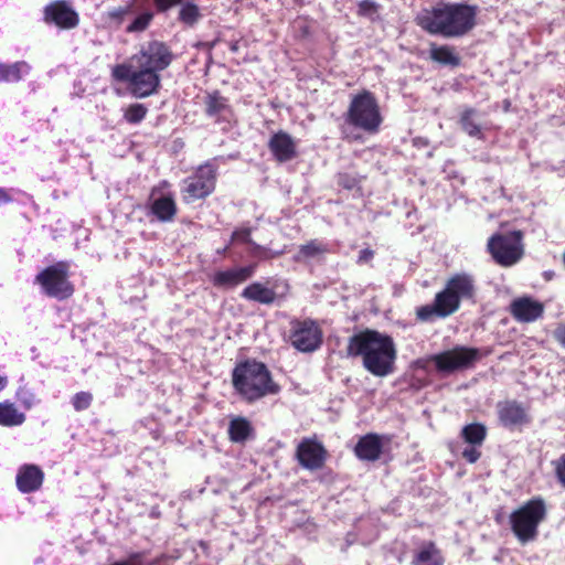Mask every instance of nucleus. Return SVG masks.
I'll return each instance as SVG.
<instances>
[{"label": "nucleus", "mask_w": 565, "mask_h": 565, "mask_svg": "<svg viewBox=\"0 0 565 565\" xmlns=\"http://www.w3.org/2000/svg\"><path fill=\"white\" fill-rule=\"evenodd\" d=\"M374 257V250L370 248H364L360 250L359 257H358V264H367L370 263Z\"/></svg>", "instance_id": "de8ad7c7"}, {"label": "nucleus", "mask_w": 565, "mask_h": 565, "mask_svg": "<svg viewBox=\"0 0 565 565\" xmlns=\"http://www.w3.org/2000/svg\"><path fill=\"white\" fill-rule=\"evenodd\" d=\"M25 419V414L20 412L13 403L9 401L0 402V426H20Z\"/></svg>", "instance_id": "c85d7f7f"}, {"label": "nucleus", "mask_w": 565, "mask_h": 565, "mask_svg": "<svg viewBox=\"0 0 565 565\" xmlns=\"http://www.w3.org/2000/svg\"><path fill=\"white\" fill-rule=\"evenodd\" d=\"M11 200L10 194L4 189L0 188V204L9 203Z\"/></svg>", "instance_id": "09e8293b"}, {"label": "nucleus", "mask_w": 565, "mask_h": 565, "mask_svg": "<svg viewBox=\"0 0 565 565\" xmlns=\"http://www.w3.org/2000/svg\"><path fill=\"white\" fill-rule=\"evenodd\" d=\"M241 297L247 301L270 306L277 301L279 295L274 288L267 287L263 282L254 281L242 290Z\"/></svg>", "instance_id": "393cba45"}, {"label": "nucleus", "mask_w": 565, "mask_h": 565, "mask_svg": "<svg viewBox=\"0 0 565 565\" xmlns=\"http://www.w3.org/2000/svg\"><path fill=\"white\" fill-rule=\"evenodd\" d=\"M546 519V500L541 495H535L511 512L509 523L516 540L526 544L537 539L539 527Z\"/></svg>", "instance_id": "39448f33"}, {"label": "nucleus", "mask_w": 565, "mask_h": 565, "mask_svg": "<svg viewBox=\"0 0 565 565\" xmlns=\"http://www.w3.org/2000/svg\"><path fill=\"white\" fill-rule=\"evenodd\" d=\"M8 384V377L4 375H0V391H2Z\"/></svg>", "instance_id": "3c124183"}, {"label": "nucleus", "mask_w": 565, "mask_h": 565, "mask_svg": "<svg viewBox=\"0 0 565 565\" xmlns=\"http://www.w3.org/2000/svg\"><path fill=\"white\" fill-rule=\"evenodd\" d=\"M136 2H134L131 0V2L127 6H120V7H116V8H113L110 10L107 11V19L108 21L110 22H114L115 24L117 25H120L122 24V22L125 21L126 17L130 13H132V8H134V4Z\"/></svg>", "instance_id": "e433bc0d"}, {"label": "nucleus", "mask_w": 565, "mask_h": 565, "mask_svg": "<svg viewBox=\"0 0 565 565\" xmlns=\"http://www.w3.org/2000/svg\"><path fill=\"white\" fill-rule=\"evenodd\" d=\"M343 139L348 140L349 142L362 141V136L359 134L345 135V136H343Z\"/></svg>", "instance_id": "8fccbe9b"}, {"label": "nucleus", "mask_w": 565, "mask_h": 565, "mask_svg": "<svg viewBox=\"0 0 565 565\" xmlns=\"http://www.w3.org/2000/svg\"><path fill=\"white\" fill-rule=\"evenodd\" d=\"M487 435V427L482 423L465 425L460 433L462 440L470 446H482Z\"/></svg>", "instance_id": "7c9ffc66"}, {"label": "nucleus", "mask_w": 565, "mask_h": 565, "mask_svg": "<svg viewBox=\"0 0 565 565\" xmlns=\"http://www.w3.org/2000/svg\"><path fill=\"white\" fill-rule=\"evenodd\" d=\"M562 260H563V265H564V267H565V249H564V253H563V255H562Z\"/></svg>", "instance_id": "5fc2aeb1"}, {"label": "nucleus", "mask_w": 565, "mask_h": 565, "mask_svg": "<svg viewBox=\"0 0 565 565\" xmlns=\"http://www.w3.org/2000/svg\"><path fill=\"white\" fill-rule=\"evenodd\" d=\"M29 68L25 62H15L13 64L0 63V82H19L22 78L23 71Z\"/></svg>", "instance_id": "2f4dec72"}, {"label": "nucleus", "mask_w": 565, "mask_h": 565, "mask_svg": "<svg viewBox=\"0 0 565 565\" xmlns=\"http://www.w3.org/2000/svg\"><path fill=\"white\" fill-rule=\"evenodd\" d=\"M232 385L241 398L248 404L280 392V385L274 381L268 366L255 359L236 363L232 371Z\"/></svg>", "instance_id": "20e7f679"}, {"label": "nucleus", "mask_w": 565, "mask_h": 565, "mask_svg": "<svg viewBox=\"0 0 565 565\" xmlns=\"http://www.w3.org/2000/svg\"><path fill=\"white\" fill-rule=\"evenodd\" d=\"M429 58L444 66L458 67L461 64V57L456 52V49L448 44L438 45L430 43Z\"/></svg>", "instance_id": "a878e982"}, {"label": "nucleus", "mask_w": 565, "mask_h": 565, "mask_svg": "<svg viewBox=\"0 0 565 565\" xmlns=\"http://www.w3.org/2000/svg\"><path fill=\"white\" fill-rule=\"evenodd\" d=\"M161 87L160 74L146 67H136L130 92L138 98H146L157 94Z\"/></svg>", "instance_id": "6ab92c4d"}, {"label": "nucleus", "mask_w": 565, "mask_h": 565, "mask_svg": "<svg viewBox=\"0 0 565 565\" xmlns=\"http://www.w3.org/2000/svg\"><path fill=\"white\" fill-rule=\"evenodd\" d=\"M477 295L476 279L468 273H456L445 282L444 288L435 295L430 305L416 309V319L429 322L436 318H447L456 313L462 301H472Z\"/></svg>", "instance_id": "7ed1b4c3"}, {"label": "nucleus", "mask_w": 565, "mask_h": 565, "mask_svg": "<svg viewBox=\"0 0 565 565\" xmlns=\"http://www.w3.org/2000/svg\"><path fill=\"white\" fill-rule=\"evenodd\" d=\"M257 264L232 267L225 270H217L211 276V282L218 289H234L252 278L256 271Z\"/></svg>", "instance_id": "f3484780"}, {"label": "nucleus", "mask_w": 565, "mask_h": 565, "mask_svg": "<svg viewBox=\"0 0 565 565\" xmlns=\"http://www.w3.org/2000/svg\"><path fill=\"white\" fill-rule=\"evenodd\" d=\"M377 11V4L371 0H362L358 6V14L362 17L371 15Z\"/></svg>", "instance_id": "c03bdc74"}, {"label": "nucleus", "mask_w": 565, "mask_h": 565, "mask_svg": "<svg viewBox=\"0 0 565 565\" xmlns=\"http://www.w3.org/2000/svg\"><path fill=\"white\" fill-rule=\"evenodd\" d=\"M232 50H233V51H236V50H237L236 45H233V46H232Z\"/></svg>", "instance_id": "6e6d98bb"}, {"label": "nucleus", "mask_w": 565, "mask_h": 565, "mask_svg": "<svg viewBox=\"0 0 565 565\" xmlns=\"http://www.w3.org/2000/svg\"><path fill=\"white\" fill-rule=\"evenodd\" d=\"M234 242H239L243 244H253L252 238H250V230L249 228L235 230L232 233L231 244Z\"/></svg>", "instance_id": "37998d69"}, {"label": "nucleus", "mask_w": 565, "mask_h": 565, "mask_svg": "<svg viewBox=\"0 0 565 565\" xmlns=\"http://www.w3.org/2000/svg\"><path fill=\"white\" fill-rule=\"evenodd\" d=\"M501 425L509 429L520 428L531 423L526 408L515 399L500 402L497 406Z\"/></svg>", "instance_id": "a211bd4d"}, {"label": "nucleus", "mask_w": 565, "mask_h": 565, "mask_svg": "<svg viewBox=\"0 0 565 565\" xmlns=\"http://www.w3.org/2000/svg\"><path fill=\"white\" fill-rule=\"evenodd\" d=\"M159 186H153L150 191L147 209L149 214L154 216L161 223L172 222L178 213V205L173 193L169 192L157 196Z\"/></svg>", "instance_id": "dca6fc26"}, {"label": "nucleus", "mask_w": 565, "mask_h": 565, "mask_svg": "<svg viewBox=\"0 0 565 565\" xmlns=\"http://www.w3.org/2000/svg\"><path fill=\"white\" fill-rule=\"evenodd\" d=\"M204 113L207 117L214 118L216 124L231 122L234 117V110L228 104V99L222 96L218 90L206 95Z\"/></svg>", "instance_id": "412c9836"}, {"label": "nucleus", "mask_w": 565, "mask_h": 565, "mask_svg": "<svg viewBox=\"0 0 565 565\" xmlns=\"http://www.w3.org/2000/svg\"><path fill=\"white\" fill-rule=\"evenodd\" d=\"M230 245L225 246L224 248H221V250H218L220 254H225L226 250L228 249Z\"/></svg>", "instance_id": "603ef678"}, {"label": "nucleus", "mask_w": 565, "mask_h": 565, "mask_svg": "<svg viewBox=\"0 0 565 565\" xmlns=\"http://www.w3.org/2000/svg\"><path fill=\"white\" fill-rule=\"evenodd\" d=\"M487 250L495 264L511 267L524 256L523 232L520 230L508 233H494L487 243Z\"/></svg>", "instance_id": "1a4fd4ad"}, {"label": "nucleus", "mask_w": 565, "mask_h": 565, "mask_svg": "<svg viewBox=\"0 0 565 565\" xmlns=\"http://www.w3.org/2000/svg\"><path fill=\"white\" fill-rule=\"evenodd\" d=\"M161 185H162V186H169L170 184H169V182H168V181H162Z\"/></svg>", "instance_id": "864d4df0"}, {"label": "nucleus", "mask_w": 565, "mask_h": 565, "mask_svg": "<svg viewBox=\"0 0 565 565\" xmlns=\"http://www.w3.org/2000/svg\"><path fill=\"white\" fill-rule=\"evenodd\" d=\"M17 398L25 409H30L35 403V395L25 387L18 390Z\"/></svg>", "instance_id": "a19ab883"}, {"label": "nucleus", "mask_w": 565, "mask_h": 565, "mask_svg": "<svg viewBox=\"0 0 565 565\" xmlns=\"http://www.w3.org/2000/svg\"><path fill=\"white\" fill-rule=\"evenodd\" d=\"M93 402V395L89 392H78L72 398L75 411L82 412L87 409Z\"/></svg>", "instance_id": "ea45409f"}, {"label": "nucleus", "mask_w": 565, "mask_h": 565, "mask_svg": "<svg viewBox=\"0 0 565 565\" xmlns=\"http://www.w3.org/2000/svg\"><path fill=\"white\" fill-rule=\"evenodd\" d=\"M44 481V472L42 469L32 463L22 465L15 477V484L20 492L32 493L38 491Z\"/></svg>", "instance_id": "4be33fe9"}, {"label": "nucleus", "mask_w": 565, "mask_h": 565, "mask_svg": "<svg viewBox=\"0 0 565 565\" xmlns=\"http://www.w3.org/2000/svg\"><path fill=\"white\" fill-rule=\"evenodd\" d=\"M383 454V437L376 433H369L359 438L354 446V455L362 461L374 462Z\"/></svg>", "instance_id": "5701e85b"}, {"label": "nucleus", "mask_w": 565, "mask_h": 565, "mask_svg": "<svg viewBox=\"0 0 565 565\" xmlns=\"http://www.w3.org/2000/svg\"><path fill=\"white\" fill-rule=\"evenodd\" d=\"M154 19V12L150 9L139 13L127 26V33H140L146 31Z\"/></svg>", "instance_id": "72a5a7b5"}, {"label": "nucleus", "mask_w": 565, "mask_h": 565, "mask_svg": "<svg viewBox=\"0 0 565 565\" xmlns=\"http://www.w3.org/2000/svg\"><path fill=\"white\" fill-rule=\"evenodd\" d=\"M177 20L186 28H193L202 19L200 7L193 1H182L179 4Z\"/></svg>", "instance_id": "c756f323"}, {"label": "nucleus", "mask_w": 565, "mask_h": 565, "mask_svg": "<svg viewBox=\"0 0 565 565\" xmlns=\"http://www.w3.org/2000/svg\"><path fill=\"white\" fill-rule=\"evenodd\" d=\"M360 178L348 172H339L337 174V184L344 190H353L360 184Z\"/></svg>", "instance_id": "58836bf2"}, {"label": "nucleus", "mask_w": 565, "mask_h": 565, "mask_svg": "<svg viewBox=\"0 0 565 565\" xmlns=\"http://www.w3.org/2000/svg\"><path fill=\"white\" fill-rule=\"evenodd\" d=\"M267 146L273 158L278 163L288 162L298 156L296 141L284 130L273 134Z\"/></svg>", "instance_id": "aec40b11"}, {"label": "nucleus", "mask_w": 565, "mask_h": 565, "mask_svg": "<svg viewBox=\"0 0 565 565\" xmlns=\"http://www.w3.org/2000/svg\"><path fill=\"white\" fill-rule=\"evenodd\" d=\"M288 340L299 352L309 353L318 350L322 344L323 332L312 319H292L290 321Z\"/></svg>", "instance_id": "9b49d317"}, {"label": "nucleus", "mask_w": 565, "mask_h": 565, "mask_svg": "<svg viewBox=\"0 0 565 565\" xmlns=\"http://www.w3.org/2000/svg\"><path fill=\"white\" fill-rule=\"evenodd\" d=\"M443 551L434 541H424L414 551L411 565H445Z\"/></svg>", "instance_id": "b1692460"}, {"label": "nucleus", "mask_w": 565, "mask_h": 565, "mask_svg": "<svg viewBox=\"0 0 565 565\" xmlns=\"http://www.w3.org/2000/svg\"><path fill=\"white\" fill-rule=\"evenodd\" d=\"M217 178V167L212 161L198 166L182 180L180 194L183 203L192 204L209 198L216 189Z\"/></svg>", "instance_id": "6e6552de"}, {"label": "nucleus", "mask_w": 565, "mask_h": 565, "mask_svg": "<svg viewBox=\"0 0 565 565\" xmlns=\"http://www.w3.org/2000/svg\"><path fill=\"white\" fill-rule=\"evenodd\" d=\"M295 458L299 466L317 471L324 467L329 452L323 444L315 435L312 437H303L296 447Z\"/></svg>", "instance_id": "ddd939ff"}, {"label": "nucleus", "mask_w": 565, "mask_h": 565, "mask_svg": "<svg viewBox=\"0 0 565 565\" xmlns=\"http://www.w3.org/2000/svg\"><path fill=\"white\" fill-rule=\"evenodd\" d=\"M482 358L478 348L456 345L450 350L443 351L429 358L435 369L441 374H451L457 371L472 369Z\"/></svg>", "instance_id": "9d476101"}, {"label": "nucleus", "mask_w": 565, "mask_h": 565, "mask_svg": "<svg viewBox=\"0 0 565 565\" xmlns=\"http://www.w3.org/2000/svg\"><path fill=\"white\" fill-rule=\"evenodd\" d=\"M148 108L143 104H131L124 111V119L131 125L140 124L147 116Z\"/></svg>", "instance_id": "c9c22d12"}, {"label": "nucleus", "mask_w": 565, "mask_h": 565, "mask_svg": "<svg viewBox=\"0 0 565 565\" xmlns=\"http://www.w3.org/2000/svg\"><path fill=\"white\" fill-rule=\"evenodd\" d=\"M476 109L468 107L460 115L459 124L461 129L470 137H479L481 135L480 126L473 120Z\"/></svg>", "instance_id": "473e14b6"}, {"label": "nucleus", "mask_w": 565, "mask_h": 565, "mask_svg": "<svg viewBox=\"0 0 565 565\" xmlns=\"http://www.w3.org/2000/svg\"><path fill=\"white\" fill-rule=\"evenodd\" d=\"M70 276L71 264L67 260H60L39 271L34 277V284L40 286L46 297L63 301L73 297L75 292Z\"/></svg>", "instance_id": "0eeeda50"}, {"label": "nucleus", "mask_w": 565, "mask_h": 565, "mask_svg": "<svg viewBox=\"0 0 565 565\" xmlns=\"http://www.w3.org/2000/svg\"><path fill=\"white\" fill-rule=\"evenodd\" d=\"M44 20L63 30H71L79 24L78 13L66 0H55L47 4L44 9Z\"/></svg>", "instance_id": "4468645a"}, {"label": "nucleus", "mask_w": 565, "mask_h": 565, "mask_svg": "<svg viewBox=\"0 0 565 565\" xmlns=\"http://www.w3.org/2000/svg\"><path fill=\"white\" fill-rule=\"evenodd\" d=\"M146 551L132 552L127 557L113 562L109 565H158L161 557H157L152 561L146 562Z\"/></svg>", "instance_id": "f704fd0d"}, {"label": "nucleus", "mask_w": 565, "mask_h": 565, "mask_svg": "<svg viewBox=\"0 0 565 565\" xmlns=\"http://www.w3.org/2000/svg\"><path fill=\"white\" fill-rule=\"evenodd\" d=\"M477 6L441 1L422 10L415 21L427 33L449 39L468 34L477 24Z\"/></svg>", "instance_id": "f03ea898"}, {"label": "nucleus", "mask_w": 565, "mask_h": 565, "mask_svg": "<svg viewBox=\"0 0 565 565\" xmlns=\"http://www.w3.org/2000/svg\"><path fill=\"white\" fill-rule=\"evenodd\" d=\"M479 446H470L469 448L463 449L462 451V458L469 462L475 463L477 462L481 457V451L478 449Z\"/></svg>", "instance_id": "a18cd8bd"}, {"label": "nucleus", "mask_w": 565, "mask_h": 565, "mask_svg": "<svg viewBox=\"0 0 565 565\" xmlns=\"http://www.w3.org/2000/svg\"><path fill=\"white\" fill-rule=\"evenodd\" d=\"M553 338L561 347L565 348V322H561L555 327Z\"/></svg>", "instance_id": "49530a36"}, {"label": "nucleus", "mask_w": 565, "mask_h": 565, "mask_svg": "<svg viewBox=\"0 0 565 565\" xmlns=\"http://www.w3.org/2000/svg\"><path fill=\"white\" fill-rule=\"evenodd\" d=\"M508 311L516 322L532 323L543 317L545 307L531 296H521L510 302Z\"/></svg>", "instance_id": "2eb2a0df"}, {"label": "nucleus", "mask_w": 565, "mask_h": 565, "mask_svg": "<svg viewBox=\"0 0 565 565\" xmlns=\"http://www.w3.org/2000/svg\"><path fill=\"white\" fill-rule=\"evenodd\" d=\"M345 350L348 356H361L364 369L374 376L385 377L395 371L397 351L388 334L365 329L349 339Z\"/></svg>", "instance_id": "f257e3e1"}, {"label": "nucleus", "mask_w": 565, "mask_h": 565, "mask_svg": "<svg viewBox=\"0 0 565 565\" xmlns=\"http://www.w3.org/2000/svg\"><path fill=\"white\" fill-rule=\"evenodd\" d=\"M328 253H330L329 245L315 238L299 246L297 254L294 256V260L302 263L312 258H318Z\"/></svg>", "instance_id": "cd10ccee"}, {"label": "nucleus", "mask_w": 565, "mask_h": 565, "mask_svg": "<svg viewBox=\"0 0 565 565\" xmlns=\"http://www.w3.org/2000/svg\"><path fill=\"white\" fill-rule=\"evenodd\" d=\"M174 57V53L167 43L153 40L132 55L131 62L136 67H146L160 73L171 65Z\"/></svg>", "instance_id": "f8f14e48"}, {"label": "nucleus", "mask_w": 565, "mask_h": 565, "mask_svg": "<svg viewBox=\"0 0 565 565\" xmlns=\"http://www.w3.org/2000/svg\"><path fill=\"white\" fill-rule=\"evenodd\" d=\"M253 433L254 428L247 418L235 416L230 420L227 435L232 443H245Z\"/></svg>", "instance_id": "bb28decb"}, {"label": "nucleus", "mask_w": 565, "mask_h": 565, "mask_svg": "<svg viewBox=\"0 0 565 565\" xmlns=\"http://www.w3.org/2000/svg\"><path fill=\"white\" fill-rule=\"evenodd\" d=\"M134 73L132 65L125 63L115 65L111 71V75L116 81L128 83L129 87L132 83Z\"/></svg>", "instance_id": "4c0bfd02"}, {"label": "nucleus", "mask_w": 565, "mask_h": 565, "mask_svg": "<svg viewBox=\"0 0 565 565\" xmlns=\"http://www.w3.org/2000/svg\"><path fill=\"white\" fill-rule=\"evenodd\" d=\"M555 477L558 483L565 488V454L552 461Z\"/></svg>", "instance_id": "79ce46f5"}, {"label": "nucleus", "mask_w": 565, "mask_h": 565, "mask_svg": "<svg viewBox=\"0 0 565 565\" xmlns=\"http://www.w3.org/2000/svg\"><path fill=\"white\" fill-rule=\"evenodd\" d=\"M344 120L349 126L367 135H376L384 118L374 93L363 89L354 95L344 114Z\"/></svg>", "instance_id": "423d86ee"}]
</instances>
